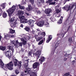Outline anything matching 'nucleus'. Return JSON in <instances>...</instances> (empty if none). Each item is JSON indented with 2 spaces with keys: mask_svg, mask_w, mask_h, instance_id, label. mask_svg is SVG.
<instances>
[{
  "mask_svg": "<svg viewBox=\"0 0 76 76\" xmlns=\"http://www.w3.org/2000/svg\"><path fill=\"white\" fill-rule=\"evenodd\" d=\"M29 60V59H28V60H26V61L27 62V63H26L24 64V67H28V63H29V61H28V60Z\"/></svg>",
  "mask_w": 76,
  "mask_h": 76,
  "instance_id": "b1692460",
  "label": "nucleus"
},
{
  "mask_svg": "<svg viewBox=\"0 0 76 76\" xmlns=\"http://www.w3.org/2000/svg\"><path fill=\"white\" fill-rule=\"evenodd\" d=\"M32 53L31 52H30L28 53V56H31V55L32 54Z\"/></svg>",
  "mask_w": 76,
  "mask_h": 76,
  "instance_id": "09e8293b",
  "label": "nucleus"
},
{
  "mask_svg": "<svg viewBox=\"0 0 76 76\" xmlns=\"http://www.w3.org/2000/svg\"><path fill=\"white\" fill-rule=\"evenodd\" d=\"M32 47L33 48H35V46H34V45H33Z\"/></svg>",
  "mask_w": 76,
  "mask_h": 76,
  "instance_id": "0e129e2a",
  "label": "nucleus"
},
{
  "mask_svg": "<svg viewBox=\"0 0 76 76\" xmlns=\"http://www.w3.org/2000/svg\"><path fill=\"white\" fill-rule=\"evenodd\" d=\"M18 61V60H17V59H15L14 60V63L15 66H16V64H17Z\"/></svg>",
  "mask_w": 76,
  "mask_h": 76,
  "instance_id": "cd10ccee",
  "label": "nucleus"
},
{
  "mask_svg": "<svg viewBox=\"0 0 76 76\" xmlns=\"http://www.w3.org/2000/svg\"><path fill=\"white\" fill-rule=\"evenodd\" d=\"M37 75L35 74V72H32L31 74H30V76H37Z\"/></svg>",
  "mask_w": 76,
  "mask_h": 76,
  "instance_id": "c756f323",
  "label": "nucleus"
},
{
  "mask_svg": "<svg viewBox=\"0 0 76 76\" xmlns=\"http://www.w3.org/2000/svg\"><path fill=\"white\" fill-rule=\"evenodd\" d=\"M18 6L19 7L20 9H21L22 10H24V9H25V7L23 6H21L20 4H19L18 5Z\"/></svg>",
  "mask_w": 76,
  "mask_h": 76,
  "instance_id": "c85d7f7f",
  "label": "nucleus"
},
{
  "mask_svg": "<svg viewBox=\"0 0 76 76\" xmlns=\"http://www.w3.org/2000/svg\"><path fill=\"white\" fill-rule=\"evenodd\" d=\"M4 34V38H5L6 39H8V38H9V37H10V36L9 34L8 35V34H7L6 33Z\"/></svg>",
  "mask_w": 76,
  "mask_h": 76,
  "instance_id": "412c9836",
  "label": "nucleus"
},
{
  "mask_svg": "<svg viewBox=\"0 0 76 76\" xmlns=\"http://www.w3.org/2000/svg\"><path fill=\"white\" fill-rule=\"evenodd\" d=\"M37 32L38 33V36H36L35 37V39H36L37 41H39L42 39V37L45 36V33L40 31V30L39 28L37 29Z\"/></svg>",
  "mask_w": 76,
  "mask_h": 76,
  "instance_id": "f03ea898",
  "label": "nucleus"
},
{
  "mask_svg": "<svg viewBox=\"0 0 76 76\" xmlns=\"http://www.w3.org/2000/svg\"><path fill=\"white\" fill-rule=\"evenodd\" d=\"M64 76H70V75L69 73H67L66 74L64 75Z\"/></svg>",
  "mask_w": 76,
  "mask_h": 76,
  "instance_id": "37998d69",
  "label": "nucleus"
},
{
  "mask_svg": "<svg viewBox=\"0 0 76 76\" xmlns=\"http://www.w3.org/2000/svg\"><path fill=\"white\" fill-rule=\"evenodd\" d=\"M13 67V63L12 61H11L8 64H5L4 65V63L2 60H0V67L4 70H7V69L10 70H12Z\"/></svg>",
  "mask_w": 76,
  "mask_h": 76,
  "instance_id": "f257e3e1",
  "label": "nucleus"
},
{
  "mask_svg": "<svg viewBox=\"0 0 76 76\" xmlns=\"http://www.w3.org/2000/svg\"><path fill=\"white\" fill-rule=\"evenodd\" d=\"M50 19L52 22H53L54 21V20H53V18L51 17L50 18Z\"/></svg>",
  "mask_w": 76,
  "mask_h": 76,
  "instance_id": "8fccbe9b",
  "label": "nucleus"
},
{
  "mask_svg": "<svg viewBox=\"0 0 76 76\" xmlns=\"http://www.w3.org/2000/svg\"><path fill=\"white\" fill-rule=\"evenodd\" d=\"M25 29L26 31H27L28 32L29 31V29H30L29 27H26Z\"/></svg>",
  "mask_w": 76,
  "mask_h": 76,
  "instance_id": "f704fd0d",
  "label": "nucleus"
},
{
  "mask_svg": "<svg viewBox=\"0 0 76 76\" xmlns=\"http://www.w3.org/2000/svg\"><path fill=\"white\" fill-rule=\"evenodd\" d=\"M75 60H73V61H72V64H74V63H75Z\"/></svg>",
  "mask_w": 76,
  "mask_h": 76,
  "instance_id": "13d9d810",
  "label": "nucleus"
},
{
  "mask_svg": "<svg viewBox=\"0 0 76 76\" xmlns=\"http://www.w3.org/2000/svg\"><path fill=\"white\" fill-rule=\"evenodd\" d=\"M34 21L33 20H30L28 21V23L29 25H32L34 24Z\"/></svg>",
  "mask_w": 76,
  "mask_h": 76,
  "instance_id": "2eb2a0df",
  "label": "nucleus"
},
{
  "mask_svg": "<svg viewBox=\"0 0 76 76\" xmlns=\"http://www.w3.org/2000/svg\"><path fill=\"white\" fill-rule=\"evenodd\" d=\"M11 42L12 44H13L15 42V41L14 40L11 41Z\"/></svg>",
  "mask_w": 76,
  "mask_h": 76,
  "instance_id": "5fc2aeb1",
  "label": "nucleus"
},
{
  "mask_svg": "<svg viewBox=\"0 0 76 76\" xmlns=\"http://www.w3.org/2000/svg\"><path fill=\"white\" fill-rule=\"evenodd\" d=\"M52 36L50 35L49 36V39H50V40L52 39Z\"/></svg>",
  "mask_w": 76,
  "mask_h": 76,
  "instance_id": "c03bdc74",
  "label": "nucleus"
},
{
  "mask_svg": "<svg viewBox=\"0 0 76 76\" xmlns=\"http://www.w3.org/2000/svg\"><path fill=\"white\" fill-rule=\"evenodd\" d=\"M69 41L71 42L72 41V38L71 37H69Z\"/></svg>",
  "mask_w": 76,
  "mask_h": 76,
  "instance_id": "e433bc0d",
  "label": "nucleus"
},
{
  "mask_svg": "<svg viewBox=\"0 0 76 76\" xmlns=\"http://www.w3.org/2000/svg\"><path fill=\"white\" fill-rule=\"evenodd\" d=\"M24 23H28V20L26 19H24L23 20Z\"/></svg>",
  "mask_w": 76,
  "mask_h": 76,
  "instance_id": "473e14b6",
  "label": "nucleus"
},
{
  "mask_svg": "<svg viewBox=\"0 0 76 76\" xmlns=\"http://www.w3.org/2000/svg\"><path fill=\"white\" fill-rule=\"evenodd\" d=\"M45 24V21H39L37 25V26H40V27H42L43 26V25H44Z\"/></svg>",
  "mask_w": 76,
  "mask_h": 76,
  "instance_id": "0eeeda50",
  "label": "nucleus"
},
{
  "mask_svg": "<svg viewBox=\"0 0 76 76\" xmlns=\"http://www.w3.org/2000/svg\"><path fill=\"white\" fill-rule=\"evenodd\" d=\"M52 12V10L51 9L48 8L47 10H46L45 11V12L46 14L49 15L51 12Z\"/></svg>",
  "mask_w": 76,
  "mask_h": 76,
  "instance_id": "1a4fd4ad",
  "label": "nucleus"
},
{
  "mask_svg": "<svg viewBox=\"0 0 76 76\" xmlns=\"http://www.w3.org/2000/svg\"><path fill=\"white\" fill-rule=\"evenodd\" d=\"M20 39L21 41H22V42L19 43L18 44V45H17V47H19V46H20L21 47H22L23 45L22 44H23L24 45H25L26 44V41L25 40V38H21Z\"/></svg>",
  "mask_w": 76,
  "mask_h": 76,
  "instance_id": "39448f33",
  "label": "nucleus"
},
{
  "mask_svg": "<svg viewBox=\"0 0 76 76\" xmlns=\"http://www.w3.org/2000/svg\"><path fill=\"white\" fill-rule=\"evenodd\" d=\"M32 33H33V34H34V33L35 32V31L34 30H32Z\"/></svg>",
  "mask_w": 76,
  "mask_h": 76,
  "instance_id": "bf43d9fd",
  "label": "nucleus"
},
{
  "mask_svg": "<svg viewBox=\"0 0 76 76\" xmlns=\"http://www.w3.org/2000/svg\"><path fill=\"white\" fill-rule=\"evenodd\" d=\"M21 76H25V74H24V73L23 72H21Z\"/></svg>",
  "mask_w": 76,
  "mask_h": 76,
  "instance_id": "49530a36",
  "label": "nucleus"
},
{
  "mask_svg": "<svg viewBox=\"0 0 76 76\" xmlns=\"http://www.w3.org/2000/svg\"><path fill=\"white\" fill-rule=\"evenodd\" d=\"M7 48L8 49V50H10L12 51V53H14V49H13L12 46H8L7 47Z\"/></svg>",
  "mask_w": 76,
  "mask_h": 76,
  "instance_id": "dca6fc26",
  "label": "nucleus"
},
{
  "mask_svg": "<svg viewBox=\"0 0 76 76\" xmlns=\"http://www.w3.org/2000/svg\"><path fill=\"white\" fill-rule=\"evenodd\" d=\"M16 43L17 44V45H18V44L19 43V42H18V41L16 40Z\"/></svg>",
  "mask_w": 76,
  "mask_h": 76,
  "instance_id": "6e6d98bb",
  "label": "nucleus"
},
{
  "mask_svg": "<svg viewBox=\"0 0 76 76\" xmlns=\"http://www.w3.org/2000/svg\"><path fill=\"white\" fill-rule=\"evenodd\" d=\"M43 41L44 40L42 39L41 41H40L38 43V45H41V44H42V43H43Z\"/></svg>",
  "mask_w": 76,
  "mask_h": 76,
  "instance_id": "c9c22d12",
  "label": "nucleus"
},
{
  "mask_svg": "<svg viewBox=\"0 0 76 76\" xmlns=\"http://www.w3.org/2000/svg\"><path fill=\"white\" fill-rule=\"evenodd\" d=\"M58 45V43H56V45H55V48H57V47Z\"/></svg>",
  "mask_w": 76,
  "mask_h": 76,
  "instance_id": "de8ad7c7",
  "label": "nucleus"
},
{
  "mask_svg": "<svg viewBox=\"0 0 76 76\" xmlns=\"http://www.w3.org/2000/svg\"><path fill=\"white\" fill-rule=\"evenodd\" d=\"M23 24H21L20 25V27H21V28H23Z\"/></svg>",
  "mask_w": 76,
  "mask_h": 76,
  "instance_id": "e2e57ef3",
  "label": "nucleus"
},
{
  "mask_svg": "<svg viewBox=\"0 0 76 76\" xmlns=\"http://www.w3.org/2000/svg\"><path fill=\"white\" fill-rule=\"evenodd\" d=\"M61 35H62V37H64V34H61Z\"/></svg>",
  "mask_w": 76,
  "mask_h": 76,
  "instance_id": "680f3d73",
  "label": "nucleus"
},
{
  "mask_svg": "<svg viewBox=\"0 0 76 76\" xmlns=\"http://www.w3.org/2000/svg\"><path fill=\"white\" fill-rule=\"evenodd\" d=\"M18 14L19 16L23 15V12L22 11H18Z\"/></svg>",
  "mask_w": 76,
  "mask_h": 76,
  "instance_id": "5701e85b",
  "label": "nucleus"
},
{
  "mask_svg": "<svg viewBox=\"0 0 76 76\" xmlns=\"http://www.w3.org/2000/svg\"><path fill=\"white\" fill-rule=\"evenodd\" d=\"M25 15H27V16H29V13H27V12H25Z\"/></svg>",
  "mask_w": 76,
  "mask_h": 76,
  "instance_id": "603ef678",
  "label": "nucleus"
},
{
  "mask_svg": "<svg viewBox=\"0 0 76 76\" xmlns=\"http://www.w3.org/2000/svg\"><path fill=\"white\" fill-rule=\"evenodd\" d=\"M63 17H61V18L59 19V20L58 21V24H61L62 23V22L63 21Z\"/></svg>",
  "mask_w": 76,
  "mask_h": 76,
  "instance_id": "6ab92c4d",
  "label": "nucleus"
},
{
  "mask_svg": "<svg viewBox=\"0 0 76 76\" xmlns=\"http://www.w3.org/2000/svg\"><path fill=\"white\" fill-rule=\"evenodd\" d=\"M10 35V37L12 38H13V37H14V35Z\"/></svg>",
  "mask_w": 76,
  "mask_h": 76,
  "instance_id": "4d7b16f0",
  "label": "nucleus"
},
{
  "mask_svg": "<svg viewBox=\"0 0 76 76\" xmlns=\"http://www.w3.org/2000/svg\"><path fill=\"white\" fill-rule=\"evenodd\" d=\"M10 21L11 22V23L16 22V20H15V18H12L10 20Z\"/></svg>",
  "mask_w": 76,
  "mask_h": 76,
  "instance_id": "bb28decb",
  "label": "nucleus"
},
{
  "mask_svg": "<svg viewBox=\"0 0 76 76\" xmlns=\"http://www.w3.org/2000/svg\"><path fill=\"white\" fill-rule=\"evenodd\" d=\"M35 12H37L38 14H40L41 13V12L39 11H37V9H36L35 10Z\"/></svg>",
  "mask_w": 76,
  "mask_h": 76,
  "instance_id": "72a5a7b5",
  "label": "nucleus"
},
{
  "mask_svg": "<svg viewBox=\"0 0 76 76\" xmlns=\"http://www.w3.org/2000/svg\"><path fill=\"white\" fill-rule=\"evenodd\" d=\"M16 23H17L16 22L11 23L10 24L11 27L12 28L15 27L16 26Z\"/></svg>",
  "mask_w": 76,
  "mask_h": 76,
  "instance_id": "a211bd4d",
  "label": "nucleus"
},
{
  "mask_svg": "<svg viewBox=\"0 0 76 76\" xmlns=\"http://www.w3.org/2000/svg\"><path fill=\"white\" fill-rule=\"evenodd\" d=\"M19 18L20 20V23H24V19H25V16H21L19 17Z\"/></svg>",
  "mask_w": 76,
  "mask_h": 76,
  "instance_id": "9d476101",
  "label": "nucleus"
},
{
  "mask_svg": "<svg viewBox=\"0 0 76 76\" xmlns=\"http://www.w3.org/2000/svg\"><path fill=\"white\" fill-rule=\"evenodd\" d=\"M1 50H2V51H4V50H5L6 49V47H5L1 46L0 47Z\"/></svg>",
  "mask_w": 76,
  "mask_h": 76,
  "instance_id": "2f4dec72",
  "label": "nucleus"
},
{
  "mask_svg": "<svg viewBox=\"0 0 76 76\" xmlns=\"http://www.w3.org/2000/svg\"><path fill=\"white\" fill-rule=\"evenodd\" d=\"M6 3H2L1 4V8H2V9H5V7H6Z\"/></svg>",
  "mask_w": 76,
  "mask_h": 76,
  "instance_id": "aec40b11",
  "label": "nucleus"
},
{
  "mask_svg": "<svg viewBox=\"0 0 76 76\" xmlns=\"http://www.w3.org/2000/svg\"><path fill=\"white\" fill-rule=\"evenodd\" d=\"M65 1L66 2V1H70V0H65Z\"/></svg>",
  "mask_w": 76,
  "mask_h": 76,
  "instance_id": "338daca9",
  "label": "nucleus"
},
{
  "mask_svg": "<svg viewBox=\"0 0 76 76\" xmlns=\"http://www.w3.org/2000/svg\"><path fill=\"white\" fill-rule=\"evenodd\" d=\"M35 69H36L34 70V71H35V72H37V71H38L39 70V67H37V68H36Z\"/></svg>",
  "mask_w": 76,
  "mask_h": 76,
  "instance_id": "a19ab883",
  "label": "nucleus"
},
{
  "mask_svg": "<svg viewBox=\"0 0 76 76\" xmlns=\"http://www.w3.org/2000/svg\"><path fill=\"white\" fill-rule=\"evenodd\" d=\"M45 25L46 27H48V26H49V23L48 22H46L45 24Z\"/></svg>",
  "mask_w": 76,
  "mask_h": 76,
  "instance_id": "ea45409f",
  "label": "nucleus"
},
{
  "mask_svg": "<svg viewBox=\"0 0 76 76\" xmlns=\"http://www.w3.org/2000/svg\"><path fill=\"white\" fill-rule=\"evenodd\" d=\"M47 3H49V5L50 4L53 5H54L55 4V3H56V2L54 1L53 2L52 1V0H49L48 1H47L46 2Z\"/></svg>",
  "mask_w": 76,
  "mask_h": 76,
  "instance_id": "9b49d317",
  "label": "nucleus"
},
{
  "mask_svg": "<svg viewBox=\"0 0 76 76\" xmlns=\"http://www.w3.org/2000/svg\"><path fill=\"white\" fill-rule=\"evenodd\" d=\"M44 3V0H37V3L38 4H40V3Z\"/></svg>",
  "mask_w": 76,
  "mask_h": 76,
  "instance_id": "a878e982",
  "label": "nucleus"
},
{
  "mask_svg": "<svg viewBox=\"0 0 76 76\" xmlns=\"http://www.w3.org/2000/svg\"><path fill=\"white\" fill-rule=\"evenodd\" d=\"M75 7V8H76V2H73L71 4H69L67 7H66L62 8V9H64V10H66V12H68L69 10H70L71 9H73L74 7Z\"/></svg>",
  "mask_w": 76,
  "mask_h": 76,
  "instance_id": "7ed1b4c3",
  "label": "nucleus"
},
{
  "mask_svg": "<svg viewBox=\"0 0 76 76\" xmlns=\"http://www.w3.org/2000/svg\"><path fill=\"white\" fill-rule=\"evenodd\" d=\"M3 17L4 18H6L7 17V14L4 11L3 13Z\"/></svg>",
  "mask_w": 76,
  "mask_h": 76,
  "instance_id": "4be33fe9",
  "label": "nucleus"
},
{
  "mask_svg": "<svg viewBox=\"0 0 76 76\" xmlns=\"http://www.w3.org/2000/svg\"><path fill=\"white\" fill-rule=\"evenodd\" d=\"M28 8H26V10H28V11H31V10H32V7H31L30 5H28Z\"/></svg>",
  "mask_w": 76,
  "mask_h": 76,
  "instance_id": "393cba45",
  "label": "nucleus"
},
{
  "mask_svg": "<svg viewBox=\"0 0 76 76\" xmlns=\"http://www.w3.org/2000/svg\"><path fill=\"white\" fill-rule=\"evenodd\" d=\"M39 64H39L38 62H35L33 65V68L35 69L36 68L38 67V66L39 65Z\"/></svg>",
  "mask_w": 76,
  "mask_h": 76,
  "instance_id": "ddd939ff",
  "label": "nucleus"
},
{
  "mask_svg": "<svg viewBox=\"0 0 76 76\" xmlns=\"http://www.w3.org/2000/svg\"><path fill=\"white\" fill-rule=\"evenodd\" d=\"M29 1L32 4H33L34 3V0H29Z\"/></svg>",
  "mask_w": 76,
  "mask_h": 76,
  "instance_id": "58836bf2",
  "label": "nucleus"
},
{
  "mask_svg": "<svg viewBox=\"0 0 76 76\" xmlns=\"http://www.w3.org/2000/svg\"><path fill=\"white\" fill-rule=\"evenodd\" d=\"M21 50L22 51V52H23L24 51V49H22Z\"/></svg>",
  "mask_w": 76,
  "mask_h": 76,
  "instance_id": "774afa93",
  "label": "nucleus"
},
{
  "mask_svg": "<svg viewBox=\"0 0 76 76\" xmlns=\"http://www.w3.org/2000/svg\"><path fill=\"white\" fill-rule=\"evenodd\" d=\"M64 61H66V60H67V58H64Z\"/></svg>",
  "mask_w": 76,
  "mask_h": 76,
  "instance_id": "052dcab7",
  "label": "nucleus"
},
{
  "mask_svg": "<svg viewBox=\"0 0 76 76\" xmlns=\"http://www.w3.org/2000/svg\"><path fill=\"white\" fill-rule=\"evenodd\" d=\"M41 54V51L40 50H38L37 51L36 53H33L34 55H35L37 57V58L38 59L39 58V56H40V55Z\"/></svg>",
  "mask_w": 76,
  "mask_h": 76,
  "instance_id": "6e6552de",
  "label": "nucleus"
},
{
  "mask_svg": "<svg viewBox=\"0 0 76 76\" xmlns=\"http://www.w3.org/2000/svg\"><path fill=\"white\" fill-rule=\"evenodd\" d=\"M26 70H25V73H27V75H28V74H31V68H26Z\"/></svg>",
  "mask_w": 76,
  "mask_h": 76,
  "instance_id": "f8f14e48",
  "label": "nucleus"
},
{
  "mask_svg": "<svg viewBox=\"0 0 76 76\" xmlns=\"http://www.w3.org/2000/svg\"><path fill=\"white\" fill-rule=\"evenodd\" d=\"M15 9H16V6L15 5H13L11 8H10L8 10H7V12L8 13L10 19H11V16H12L13 13V12H14Z\"/></svg>",
  "mask_w": 76,
  "mask_h": 76,
  "instance_id": "20e7f679",
  "label": "nucleus"
},
{
  "mask_svg": "<svg viewBox=\"0 0 76 76\" xmlns=\"http://www.w3.org/2000/svg\"><path fill=\"white\" fill-rule=\"evenodd\" d=\"M73 22V19L71 20V23H72Z\"/></svg>",
  "mask_w": 76,
  "mask_h": 76,
  "instance_id": "69168bd1",
  "label": "nucleus"
},
{
  "mask_svg": "<svg viewBox=\"0 0 76 76\" xmlns=\"http://www.w3.org/2000/svg\"><path fill=\"white\" fill-rule=\"evenodd\" d=\"M2 39V41H1V42H2V41H3V37H2L1 36H0V39L1 40V39Z\"/></svg>",
  "mask_w": 76,
  "mask_h": 76,
  "instance_id": "3c124183",
  "label": "nucleus"
},
{
  "mask_svg": "<svg viewBox=\"0 0 76 76\" xmlns=\"http://www.w3.org/2000/svg\"><path fill=\"white\" fill-rule=\"evenodd\" d=\"M22 65V62L21 61H18L16 64V66L18 67V68H20L21 67V65Z\"/></svg>",
  "mask_w": 76,
  "mask_h": 76,
  "instance_id": "4468645a",
  "label": "nucleus"
},
{
  "mask_svg": "<svg viewBox=\"0 0 76 76\" xmlns=\"http://www.w3.org/2000/svg\"><path fill=\"white\" fill-rule=\"evenodd\" d=\"M44 60H45V58H44V57L41 56L40 57V59H39V61L41 64H42V62L44 61Z\"/></svg>",
  "mask_w": 76,
  "mask_h": 76,
  "instance_id": "f3484780",
  "label": "nucleus"
},
{
  "mask_svg": "<svg viewBox=\"0 0 76 76\" xmlns=\"http://www.w3.org/2000/svg\"><path fill=\"white\" fill-rule=\"evenodd\" d=\"M9 29L10 34H14L15 32V31L12 29V28H9Z\"/></svg>",
  "mask_w": 76,
  "mask_h": 76,
  "instance_id": "7c9ffc66",
  "label": "nucleus"
},
{
  "mask_svg": "<svg viewBox=\"0 0 76 76\" xmlns=\"http://www.w3.org/2000/svg\"><path fill=\"white\" fill-rule=\"evenodd\" d=\"M56 12L57 13H58L59 12H60V10H58V9H57L56 10Z\"/></svg>",
  "mask_w": 76,
  "mask_h": 76,
  "instance_id": "79ce46f5",
  "label": "nucleus"
},
{
  "mask_svg": "<svg viewBox=\"0 0 76 76\" xmlns=\"http://www.w3.org/2000/svg\"><path fill=\"white\" fill-rule=\"evenodd\" d=\"M50 40H51L50 39H48L47 40L46 42H47V43H48Z\"/></svg>",
  "mask_w": 76,
  "mask_h": 76,
  "instance_id": "864d4df0",
  "label": "nucleus"
},
{
  "mask_svg": "<svg viewBox=\"0 0 76 76\" xmlns=\"http://www.w3.org/2000/svg\"><path fill=\"white\" fill-rule=\"evenodd\" d=\"M15 72L16 75H18L19 74V70H18V69H16V70H15Z\"/></svg>",
  "mask_w": 76,
  "mask_h": 76,
  "instance_id": "4c0bfd02",
  "label": "nucleus"
},
{
  "mask_svg": "<svg viewBox=\"0 0 76 76\" xmlns=\"http://www.w3.org/2000/svg\"><path fill=\"white\" fill-rule=\"evenodd\" d=\"M70 26H68L67 27V31H69V29H70Z\"/></svg>",
  "mask_w": 76,
  "mask_h": 76,
  "instance_id": "a18cd8bd",
  "label": "nucleus"
},
{
  "mask_svg": "<svg viewBox=\"0 0 76 76\" xmlns=\"http://www.w3.org/2000/svg\"><path fill=\"white\" fill-rule=\"evenodd\" d=\"M5 55L6 57H7L9 58H10L12 56V53L10 51H7L5 53Z\"/></svg>",
  "mask_w": 76,
  "mask_h": 76,
  "instance_id": "423d86ee",
  "label": "nucleus"
}]
</instances>
